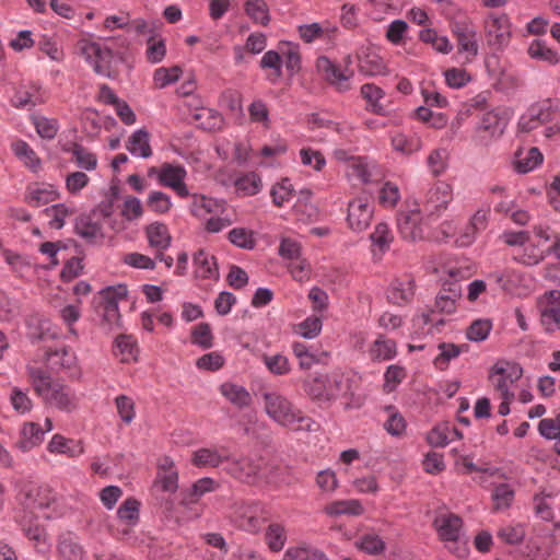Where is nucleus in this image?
<instances>
[{"label": "nucleus", "instance_id": "57", "mask_svg": "<svg viewBox=\"0 0 560 560\" xmlns=\"http://www.w3.org/2000/svg\"><path fill=\"white\" fill-rule=\"evenodd\" d=\"M84 265L82 262V258L80 257H71L68 259L63 268L60 272V279L62 282H70L73 279L78 278L83 271Z\"/></svg>", "mask_w": 560, "mask_h": 560}, {"label": "nucleus", "instance_id": "34", "mask_svg": "<svg viewBox=\"0 0 560 560\" xmlns=\"http://www.w3.org/2000/svg\"><path fill=\"white\" fill-rule=\"evenodd\" d=\"M259 66L261 69L272 70V73L268 77V80L272 83H276L282 77V59L276 50L266 51Z\"/></svg>", "mask_w": 560, "mask_h": 560}, {"label": "nucleus", "instance_id": "36", "mask_svg": "<svg viewBox=\"0 0 560 560\" xmlns=\"http://www.w3.org/2000/svg\"><path fill=\"white\" fill-rule=\"evenodd\" d=\"M361 95L371 106V112L377 115H385V108L378 104V101L384 96L381 88L372 83H365L361 86Z\"/></svg>", "mask_w": 560, "mask_h": 560}, {"label": "nucleus", "instance_id": "19", "mask_svg": "<svg viewBox=\"0 0 560 560\" xmlns=\"http://www.w3.org/2000/svg\"><path fill=\"white\" fill-rule=\"evenodd\" d=\"M220 393L238 409L252 404V396L244 386L226 382L220 386Z\"/></svg>", "mask_w": 560, "mask_h": 560}, {"label": "nucleus", "instance_id": "64", "mask_svg": "<svg viewBox=\"0 0 560 560\" xmlns=\"http://www.w3.org/2000/svg\"><path fill=\"white\" fill-rule=\"evenodd\" d=\"M58 550L65 560H80L83 553L82 547L71 539L61 540Z\"/></svg>", "mask_w": 560, "mask_h": 560}, {"label": "nucleus", "instance_id": "53", "mask_svg": "<svg viewBox=\"0 0 560 560\" xmlns=\"http://www.w3.org/2000/svg\"><path fill=\"white\" fill-rule=\"evenodd\" d=\"M264 363L270 373L275 375H285L290 372V364L287 357L282 354L264 355Z\"/></svg>", "mask_w": 560, "mask_h": 560}, {"label": "nucleus", "instance_id": "21", "mask_svg": "<svg viewBox=\"0 0 560 560\" xmlns=\"http://www.w3.org/2000/svg\"><path fill=\"white\" fill-rule=\"evenodd\" d=\"M48 450L51 453L67 454L70 457L79 456L83 453L81 441L66 439L60 434H55L48 444Z\"/></svg>", "mask_w": 560, "mask_h": 560}, {"label": "nucleus", "instance_id": "40", "mask_svg": "<svg viewBox=\"0 0 560 560\" xmlns=\"http://www.w3.org/2000/svg\"><path fill=\"white\" fill-rule=\"evenodd\" d=\"M438 348L441 352L434 359V364L440 370H444L451 360L457 358L462 353V347L452 342H441Z\"/></svg>", "mask_w": 560, "mask_h": 560}, {"label": "nucleus", "instance_id": "35", "mask_svg": "<svg viewBox=\"0 0 560 560\" xmlns=\"http://www.w3.org/2000/svg\"><path fill=\"white\" fill-rule=\"evenodd\" d=\"M492 329V320L489 318L475 319L466 329V337L474 342H480L488 338Z\"/></svg>", "mask_w": 560, "mask_h": 560}, {"label": "nucleus", "instance_id": "24", "mask_svg": "<svg viewBox=\"0 0 560 560\" xmlns=\"http://www.w3.org/2000/svg\"><path fill=\"white\" fill-rule=\"evenodd\" d=\"M285 527L280 523H271L265 532V542L272 552L281 551L287 542Z\"/></svg>", "mask_w": 560, "mask_h": 560}, {"label": "nucleus", "instance_id": "18", "mask_svg": "<svg viewBox=\"0 0 560 560\" xmlns=\"http://www.w3.org/2000/svg\"><path fill=\"white\" fill-rule=\"evenodd\" d=\"M196 266V277L202 279H218L219 269L214 256L208 255L203 249H199L194 255Z\"/></svg>", "mask_w": 560, "mask_h": 560}, {"label": "nucleus", "instance_id": "44", "mask_svg": "<svg viewBox=\"0 0 560 560\" xmlns=\"http://www.w3.org/2000/svg\"><path fill=\"white\" fill-rule=\"evenodd\" d=\"M33 124L35 126V129L37 133L43 138L47 140H51L56 137L58 130H59V124L57 119L54 118H47V117H34Z\"/></svg>", "mask_w": 560, "mask_h": 560}, {"label": "nucleus", "instance_id": "52", "mask_svg": "<svg viewBox=\"0 0 560 560\" xmlns=\"http://www.w3.org/2000/svg\"><path fill=\"white\" fill-rule=\"evenodd\" d=\"M498 538L509 545H520L525 538V529L522 525L504 526L498 530Z\"/></svg>", "mask_w": 560, "mask_h": 560}, {"label": "nucleus", "instance_id": "17", "mask_svg": "<svg viewBox=\"0 0 560 560\" xmlns=\"http://www.w3.org/2000/svg\"><path fill=\"white\" fill-rule=\"evenodd\" d=\"M145 235L150 247L164 250L171 246L172 236L164 223L154 222L149 224L145 228Z\"/></svg>", "mask_w": 560, "mask_h": 560}, {"label": "nucleus", "instance_id": "31", "mask_svg": "<svg viewBox=\"0 0 560 560\" xmlns=\"http://www.w3.org/2000/svg\"><path fill=\"white\" fill-rule=\"evenodd\" d=\"M140 502L135 498L126 499L117 510V516L129 526L139 522Z\"/></svg>", "mask_w": 560, "mask_h": 560}, {"label": "nucleus", "instance_id": "55", "mask_svg": "<svg viewBox=\"0 0 560 560\" xmlns=\"http://www.w3.org/2000/svg\"><path fill=\"white\" fill-rule=\"evenodd\" d=\"M329 514L340 515H360L363 513V506L358 500L338 501L329 508Z\"/></svg>", "mask_w": 560, "mask_h": 560}, {"label": "nucleus", "instance_id": "28", "mask_svg": "<svg viewBox=\"0 0 560 560\" xmlns=\"http://www.w3.org/2000/svg\"><path fill=\"white\" fill-rule=\"evenodd\" d=\"M527 51L533 59L541 60L549 65H557L559 62L558 52L548 47L546 42L542 39H535L529 45Z\"/></svg>", "mask_w": 560, "mask_h": 560}, {"label": "nucleus", "instance_id": "23", "mask_svg": "<svg viewBox=\"0 0 560 560\" xmlns=\"http://www.w3.org/2000/svg\"><path fill=\"white\" fill-rule=\"evenodd\" d=\"M231 471L242 482L253 483L260 471V465L249 458L233 464Z\"/></svg>", "mask_w": 560, "mask_h": 560}, {"label": "nucleus", "instance_id": "7", "mask_svg": "<svg viewBox=\"0 0 560 560\" xmlns=\"http://www.w3.org/2000/svg\"><path fill=\"white\" fill-rule=\"evenodd\" d=\"M373 217V207L368 199L359 197L348 205L347 221L350 229L361 232L366 229Z\"/></svg>", "mask_w": 560, "mask_h": 560}, {"label": "nucleus", "instance_id": "49", "mask_svg": "<svg viewBox=\"0 0 560 560\" xmlns=\"http://www.w3.org/2000/svg\"><path fill=\"white\" fill-rule=\"evenodd\" d=\"M36 92V88H33V91L18 90L11 100L12 106L20 109H31L35 107L38 102Z\"/></svg>", "mask_w": 560, "mask_h": 560}, {"label": "nucleus", "instance_id": "63", "mask_svg": "<svg viewBox=\"0 0 560 560\" xmlns=\"http://www.w3.org/2000/svg\"><path fill=\"white\" fill-rule=\"evenodd\" d=\"M10 401L15 411L20 413L28 412L32 407V400L28 397L26 392H23L19 387H13L12 393L10 395Z\"/></svg>", "mask_w": 560, "mask_h": 560}, {"label": "nucleus", "instance_id": "56", "mask_svg": "<svg viewBox=\"0 0 560 560\" xmlns=\"http://www.w3.org/2000/svg\"><path fill=\"white\" fill-rule=\"evenodd\" d=\"M541 162H542L541 152L537 148L533 147L528 150L526 158L517 160L516 170H517V172L525 174V173L533 171Z\"/></svg>", "mask_w": 560, "mask_h": 560}, {"label": "nucleus", "instance_id": "58", "mask_svg": "<svg viewBox=\"0 0 560 560\" xmlns=\"http://www.w3.org/2000/svg\"><path fill=\"white\" fill-rule=\"evenodd\" d=\"M448 431L447 424L436 425L427 434V442L433 447H443L452 440L448 436Z\"/></svg>", "mask_w": 560, "mask_h": 560}, {"label": "nucleus", "instance_id": "59", "mask_svg": "<svg viewBox=\"0 0 560 560\" xmlns=\"http://www.w3.org/2000/svg\"><path fill=\"white\" fill-rule=\"evenodd\" d=\"M115 402L121 420L127 424L130 423L136 415L133 400L126 395H119L116 397Z\"/></svg>", "mask_w": 560, "mask_h": 560}, {"label": "nucleus", "instance_id": "3", "mask_svg": "<svg viewBox=\"0 0 560 560\" xmlns=\"http://www.w3.org/2000/svg\"><path fill=\"white\" fill-rule=\"evenodd\" d=\"M117 40L109 39L103 45L88 43L82 47L86 60L93 63L94 71L98 74L110 77V66L114 59L124 60L125 51L116 48Z\"/></svg>", "mask_w": 560, "mask_h": 560}, {"label": "nucleus", "instance_id": "37", "mask_svg": "<svg viewBox=\"0 0 560 560\" xmlns=\"http://www.w3.org/2000/svg\"><path fill=\"white\" fill-rule=\"evenodd\" d=\"M186 171L183 166H174L172 164H164L159 175V180L166 187H175L185 179Z\"/></svg>", "mask_w": 560, "mask_h": 560}, {"label": "nucleus", "instance_id": "32", "mask_svg": "<svg viewBox=\"0 0 560 560\" xmlns=\"http://www.w3.org/2000/svg\"><path fill=\"white\" fill-rule=\"evenodd\" d=\"M370 240L374 247L378 249L381 254H384L389 249V246L394 240L388 225L384 222L376 224L374 231L370 234Z\"/></svg>", "mask_w": 560, "mask_h": 560}, {"label": "nucleus", "instance_id": "2", "mask_svg": "<svg viewBox=\"0 0 560 560\" xmlns=\"http://www.w3.org/2000/svg\"><path fill=\"white\" fill-rule=\"evenodd\" d=\"M230 518L233 524L244 532L256 534L268 521V511L257 501H240L231 506Z\"/></svg>", "mask_w": 560, "mask_h": 560}, {"label": "nucleus", "instance_id": "22", "mask_svg": "<svg viewBox=\"0 0 560 560\" xmlns=\"http://www.w3.org/2000/svg\"><path fill=\"white\" fill-rule=\"evenodd\" d=\"M153 488L163 492H176L178 489V474L173 469L172 462L168 464V468H166V465L161 467L154 480Z\"/></svg>", "mask_w": 560, "mask_h": 560}, {"label": "nucleus", "instance_id": "33", "mask_svg": "<svg viewBox=\"0 0 560 560\" xmlns=\"http://www.w3.org/2000/svg\"><path fill=\"white\" fill-rule=\"evenodd\" d=\"M506 369L499 363L494 364L491 369L489 378L493 381L494 388L501 393V396L505 400H511L514 398V394L510 392L508 382L509 377H506Z\"/></svg>", "mask_w": 560, "mask_h": 560}, {"label": "nucleus", "instance_id": "46", "mask_svg": "<svg viewBox=\"0 0 560 560\" xmlns=\"http://www.w3.org/2000/svg\"><path fill=\"white\" fill-rule=\"evenodd\" d=\"M127 287L118 284L116 287H107L100 291L101 305L109 306L112 304L118 305V301L127 296Z\"/></svg>", "mask_w": 560, "mask_h": 560}, {"label": "nucleus", "instance_id": "62", "mask_svg": "<svg viewBox=\"0 0 560 560\" xmlns=\"http://www.w3.org/2000/svg\"><path fill=\"white\" fill-rule=\"evenodd\" d=\"M540 322L547 331L560 329V306L542 308Z\"/></svg>", "mask_w": 560, "mask_h": 560}, {"label": "nucleus", "instance_id": "26", "mask_svg": "<svg viewBox=\"0 0 560 560\" xmlns=\"http://www.w3.org/2000/svg\"><path fill=\"white\" fill-rule=\"evenodd\" d=\"M214 480L211 478H201L197 480L187 492L183 493L180 503L183 505H189L198 502V500L207 492L214 490Z\"/></svg>", "mask_w": 560, "mask_h": 560}, {"label": "nucleus", "instance_id": "1", "mask_svg": "<svg viewBox=\"0 0 560 560\" xmlns=\"http://www.w3.org/2000/svg\"><path fill=\"white\" fill-rule=\"evenodd\" d=\"M267 415L283 427H292L295 430L312 431L315 422L303 415L291 401L276 392L262 394Z\"/></svg>", "mask_w": 560, "mask_h": 560}, {"label": "nucleus", "instance_id": "11", "mask_svg": "<svg viewBox=\"0 0 560 560\" xmlns=\"http://www.w3.org/2000/svg\"><path fill=\"white\" fill-rule=\"evenodd\" d=\"M452 198V188L448 184H436L427 195L425 209L429 215L439 214L445 210Z\"/></svg>", "mask_w": 560, "mask_h": 560}, {"label": "nucleus", "instance_id": "61", "mask_svg": "<svg viewBox=\"0 0 560 560\" xmlns=\"http://www.w3.org/2000/svg\"><path fill=\"white\" fill-rule=\"evenodd\" d=\"M74 161L80 168H84L86 171H94L97 167V156L96 154L90 152L82 144L80 148H77L73 154Z\"/></svg>", "mask_w": 560, "mask_h": 560}, {"label": "nucleus", "instance_id": "45", "mask_svg": "<svg viewBox=\"0 0 560 560\" xmlns=\"http://www.w3.org/2000/svg\"><path fill=\"white\" fill-rule=\"evenodd\" d=\"M191 342L202 349H210L213 346V336L208 323H200L192 329Z\"/></svg>", "mask_w": 560, "mask_h": 560}, {"label": "nucleus", "instance_id": "47", "mask_svg": "<svg viewBox=\"0 0 560 560\" xmlns=\"http://www.w3.org/2000/svg\"><path fill=\"white\" fill-rule=\"evenodd\" d=\"M228 237L233 245L240 248L253 249L256 245L253 233L244 228L232 229Z\"/></svg>", "mask_w": 560, "mask_h": 560}, {"label": "nucleus", "instance_id": "16", "mask_svg": "<svg viewBox=\"0 0 560 560\" xmlns=\"http://www.w3.org/2000/svg\"><path fill=\"white\" fill-rule=\"evenodd\" d=\"M126 149L135 156L148 159L152 155L150 135L145 129H138L129 137Z\"/></svg>", "mask_w": 560, "mask_h": 560}, {"label": "nucleus", "instance_id": "54", "mask_svg": "<svg viewBox=\"0 0 560 560\" xmlns=\"http://www.w3.org/2000/svg\"><path fill=\"white\" fill-rule=\"evenodd\" d=\"M182 74V69L178 66L172 68H159L154 72V82L159 88H165L168 84L176 82Z\"/></svg>", "mask_w": 560, "mask_h": 560}, {"label": "nucleus", "instance_id": "9", "mask_svg": "<svg viewBox=\"0 0 560 560\" xmlns=\"http://www.w3.org/2000/svg\"><path fill=\"white\" fill-rule=\"evenodd\" d=\"M552 110L547 103L532 105L527 115L521 117L518 128L522 132H530L539 126L551 121Z\"/></svg>", "mask_w": 560, "mask_h": 560}, {"label": "nucleus", "instance_id": "15", "mask_svg": "<svg viewBox=\"0 0 560 560\" xmlns=\"http://www.w3.org/2000/svg\"><path fill=\"white\" fill-rule=\"evenodd\" d=\"M304 389L311 398L318 400H328L336 394L330 378L326 375H317L305 381Z\"/></svg>", "mask_w": 560, "mask_h": 560}, {"label": "nucleus", "instance_id": "50", "mask_svg": "<svg viewBox=\"0 0 560 560\" xmlns=\"http://www.w3.org/2000/svg\"><path fill=\"white\" fill-rule=\"evenodd\" d=\"M359 70L365 75H380L386 73V66L381 57L373 55L366 56L360 61Z\"/></svg>", "mask_w": 560, "mask_h": 560}, {"label": "nucleus", "instance_id": "5", "mask_svg": "<svg viewBox=\"0 0 560 560\" xmlns=\"http://www.w3.org/2000/svg\"><path fill=\"white\" fill-rule=\"evenodd\" d=\"M316 69L318 73L330 85L335 86L339 92H346L350 89L349 79L353 77L352 69L343 70L337 63L332 62L328 57L320 56L316 60Z\"/></svg>", "mask_w": 560, "mask_h": 560}, {"label": "nucleus", "instance_id": "38", "mask_svg": "<svg viewBox=\"0 0 560 560\" xmlns=\"http://www.w3.org/2000/svg\"><path fill=\"white\" fill-rule=\"evenodd\" d=\"M13 151L15 155L33 172H36L40 167V159L25 141H18L14 143Z\"/></svg>", "mask_w": 560, "mask_h": 560}, {"label": "nucleus", "instance_id": "43", "mask_svg": "<svg viewBox=\"0 0 560 560\" xmlns=\"http://www.w3.org/2000/svg\"><path fill=\"white\" fill-rule=\"evenodd\" d=\"M505 128V121L494 112L483 114L479 129L490 132L491 136H500Z\"/></svg>", "mask_w": 560, "mask_h": 560}, {"label": "nucleus", "instance_id": "6", "mask_svg": "<svg viewBox=\"0 0 560 560\" xmlns=\"http://www.w3.org/2000/svg\"><path fill=\"white\" fill-rule=\"evenodd\" d=\"M487 44L495 49H502L509 44L511 37V24L506 14H490L486 22Z\"/></svg>", "mask_w": 560, "mask_h": 560}, {"label": "nucleus", "instance_id": "12", "mask_svg": "<svg viewBox=\"0 0 560 560\" xmlns=\"http://www.w3.org/2000/svg\"><path fill=\"white\" fill-rule=\"evenodd\" d=\"M420 211L418 209L408 212H400L397 215V228L404 240L416 241L422 237V230L419 226Z\"/></svg>", "mask_w": 560, "mask_h": 560}, {"label": "nucleus", "instance_id": "27", "mask_svg": "<svg viewBox=\"0 0 560 560\" xmlns=\"http://www.w3.org/2000/svg\"><path fill=\"white\" fill-rule=\"evenodd\" d=\"M392 145L395 151L402 154H411L422 147V141L417 135L396 133L392 138Z\"/></svg>", "mask_w": 560, "mask_h": 560}, {"label": "nucleus", "instance_id": "51", "mask_svg": "<svg viewBox=\"0 0 560 560\" xmlns=\"http://www.w3.org/2000/svg\"><path fill=\"white\" fill-rule=\"evenodd\" d=\"M224 457H222L217 451L209 448H200L194 454L192 462L196 466H211L218 467Z\"/></svg>", "mask_w": 560, "mask_h": 560}, {"label": "nucleus", "instance_id": "30", "mask_svg": "<svg viewBox=\"0 0 560 560\" xmlns=\"http://www.w3.org/2000/svg\"><path fill=\"white\" fill-rule=\"evenodd\" d=\"M282 560H329L319 549L312 547H290L283 555Z\"/></svg>", "mask_w": 560, "mask_h": 560}, {"label": "nucleus", "instance_id": "25", "mask_svg": "<svg viewBox=\"0 0 560 560\" xmlns=\"http://www.w3.org/2000/svg\"><path fill=\"white\" fill-rule=\"evenodd\" d=\"M244 10L254 23L261 24L262 26L269 24V7L265 0H246Z\"/></svg>", "mask_w": 560, "mask_h": 560}, {"label": "nucleus", "instance_id": "39", "mask_svg": "<svg viewBox=\"0 0 560 560\" xmlns=\"http://www.w3.org/2000/svg\"><path fill=\"white\" fill-rule=\"evenodd\" d=\"M355 546L368 555L377 556L384 552L385 542L384 540L374 534H365L360 540L355 542Z\"/></svg>", "mask_w": 560, "mask_h": 560}, {"label": "nucleus", "instance_id": "42", "mask_svg": "<svg viewBox=\"0 0 560 560\" xmlns=\"http://www.w3.org/2000/svg\"><path fill=\"white\" fill-rule=\"evenodd\" d=\"M494 510L501 511L510 508L514 500V491L508 483H500L492 492Z\"/></svg>", "mask_w": 560, "mask_h": 560}, {"label": "nucleus", "instance_id": "60", "mask_svg": "<svg viewBox=\"0 0 560 560\" xmlns=\"http://www.w3.org/2000/svg\"><path fill=\"white\" fill-rule=\"evenodd\" d=\"M539 433L548 440H557L560 438V412L556 418H546L540 420L538 424Z\"/></svg>", "mask_w": 560, "mask_h": 560}, {"label": "nucleus", "instance_id": "10", "mask_svg": "<svg viewBox=\"0 0 560 560\" xmlns=\"http://www.w3.org/2000/svg\"><path fill=\"white\" fill-rule=\"evenodd\" d=\"M45 402L65 412H72L78 407V398L74 392L67 385L56 382Z\"/></svg>", "mask_w": 560, "mask_h": 560}, {"label": "nucleus", "instance_id": "13", "mask_svg": "<svg viewBox=\"0 0 560 560\" xmlns=\"http://www.w3.org/2000/svg\"><path fill=\"white\" fill-rule=\"evenodd\" d=\"M441 539L455 542L459 538V532L463 525L462 518L453 513L436 517L434 521Z\"/></svg>", "mask_w": 560, "mask_h": 560}, {"label": "nucleus", "instance_id": "4", "mask_svg": "<svg viewBox=\"0 0 560 560\" xmlns=\"http://www.w3.org/2000/svg\"><path fill=\"white\" fill-rule=\"evenodd\" d=\"M451 31L456 38L458 54H466L467 61L474 60L479 51L475 24L468 20L454 21Z\"/></svg>", "mask_w": 560, "mask_h": 560}, {"label": "nucleus", "instance_id": "41", "mask_svg": "<svg viewBox=\"0 0 560 560\" xmlns=\"http://www.w3.org/2000/svg\"><path fill=\"white\" fill-rule=\"evenodd\" d=\"M45 357L54 366L60 369H71L75 361V357L66 347L60 350H47Z\"/></svg>", "mask_w": 560, "mask_h": 560}, {"label": "nucleus", "instance_id": "29", "mask_svg": "<svg viewBox=\"0 0 560 560\" xmlns=\"http://www.w3.org/2000/svg\"><path fill=\"white\" fill-rule=\"evenodd\" d=\"M194 118L200 121L202 129L208 131L220 130L224 124L223 116L212 108H201L199 113L194 115Z\"/></svg>", "mask_w": 560, "mask_h": 560}, {"label": "nucleus", "instance_id": "48", "mask_svg": "<svg viewBox=\"0 0 560 560\" xmlns=\"http://www.w3.org/2000/svg\"><path fill=\"white\" fill-rule=\"evenodd\" d=\"M235 186L238 190L243 191L246 196L256 195L261 187L260 177L254 173H247L235 180Z\"/></svg>", "mask_w": 560, "mask_h": 560}, {"label": "nucleus", "instance_id": "8", "mask_svg": "<svg viewBox=\"0 0 560 560\" xmlns=\"http://www.w3.org/2000/svg\"><path fill=\"white\" fill-rule=\"evenodd\" d=\"M23 495L22 504L31 512L48 509L56 500L51 489L44 486H30Z\"/></svg>", "mask_w": 560, "mask_h": 560}, {"label": "nucleus", "instance_id": "20", "mask_svg": "<svg viewBox=\"0 0 560 560\" xmlns=\"http://www.w3.org/2000/svg\"><path fill=\"white\" fill-rule=\"evenodd\" d=\"M45 431L35 422H27L21 431V439L16 443L18 447L24 452L40 444L44 440Z\"/></svg>", "mask_w": 560, "mask_h": 560}, {"label": "nucleus", "instance_id": "14", "mask_svg": "<svg viewBox=\"0 0 560 560\" xmlns=\"http://www.w3.org/2000/svg\"><path fill=\"white\" fill-rule=\"evenodd\" d=\"M74 232L89 244H95L98 238H103L102 225L94 222L91 214H81L75 219Z\"/></svg>", "mask_w": 560, "mask_h": 560}]
</instances>
